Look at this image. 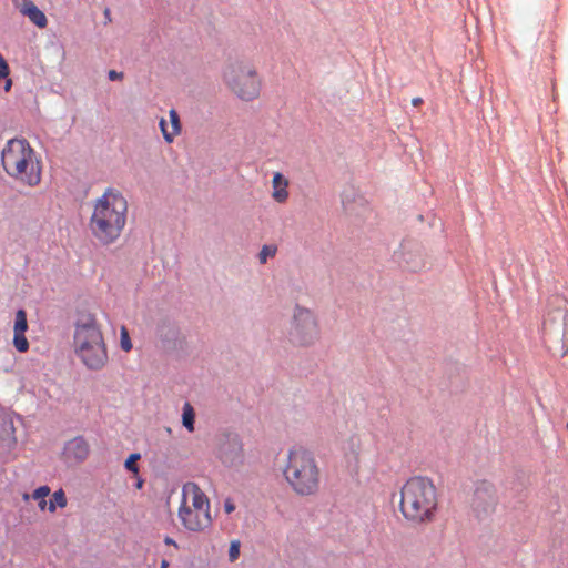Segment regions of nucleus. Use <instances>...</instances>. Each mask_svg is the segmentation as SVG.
I'll use <instances>...</instances> for the list:
<instances>
[{
  "label": "nucleus",
  "instance_id": "nucleus-1",
  "mask_svg": "<svg viewBox=\"0 0 568 568\" xmlns=\"http://www.w3.org/2000/svg\"><path fill=\"white\" fill-rule=\"evenodd\" d=\"M128 201L116 189L109 187L93 202L89 220L92 236L102 245H110L119 240L128 217Z\"/></svg>",
  "mask_w": 568,
  "mask_h": 568
},
{
  "label": "nucleus",
  "instance_id": "nucleus-2",
  "mask_svg": "<svg viewBox=\"0 0 568 568\" xmlns=\"http://www.w3.org/2000/svg\"><path fill=\"white\" fill-rule=\"evenodd\" d=\"M437 510L438 494L433 480L415 476L403 485L399 511L407 521L414 525L433 523Z\"/></svg>",
  "mask_w": 568,
  "mask_h": 568
},
{
  "label": "nucleus",
  "instance_id": "nucleus-3",
  "mask_svg": "<svg viewBox=\"0 0 568 568\" xmlns=\"http://www.w3.org/2000/svg\"><path fill=\"white\" fill-rule=\"evenodd\" d=\"M292 491L300 497L315 496L321 490L322 471L315 454L302 446L291 448L282 468Z\"/></svg>",
  "mask_w": 568,
  "mask_h": 568
},
{
  "label": "nucleus",
  "instance_id": "nucleus-4",
  "mask_svg": "<svg viewBox=\"0 0 568 568\" xmlns=\"http://www.w3.org/2000/svg\"><path fill=\"white\" fill-rule=\"evenodd\" d=\"M1 164L4 172L20 185L34 187L41 182V161L24 139H11L6 143Z\"/></svg>",
  "mask_w": 568,
  "mask_h": 568
},
{
  "label": "nucleus",
  "instance_id": "nucleus-5",
  "mask_svg": "<svg viewBox=\"0 0 568 568\" xmlns=\"http://www.w3.org/2000/svg\"><path fill=\"white\" fill-rule=\"evenodd\" d=\"M73 348L81 362L92 371L108 363V351L97 317L91 313L79 315L74 324Z\"/></svg>",
  "mask_w": 568,
  "mask_h": 568
},
{
  "label": "nucleus",
  "instance_id": "nucleus-6",
  "mask_svg": "<svg viewBox=\"0 0 568 568\" xmlns=\"http://www.w3.org/2000/svg\"><path fill=\"white\" fill-rule=\"evenodd\" d=\"M178 516L182 526L190 531H202L211 526L210 500L195 483L183 485Z\"/></svg>",
  "mask_w": 568,
  "mask_h": 568
},
{
  "label": "nucleus",
  "instance_id": "nucleus-7",
  "mask_svg": "<svg viewBox=\"0 0 568 568\" xmlns=\"http://www.w3.org/2000/svg\"><path fill=\"white\" fill-rule=\"evenodd\" d=\"M223 81L242 101L248 102L260 97L262 79L256 67L247 60L231 61L223 71Z\"/></svg>",
  "mask_w": 568,
  "mask_h": 568
},
{
  "label": "nucleus",
  "instance_id": "nucleus-8",
  "mask_svg": "<svg viewBox=\"0 0 568 568\" xmlns=\"http://www.w3.org/2000/svg\"><path fill=\"white\" fill-rule=\"evenodd\" d=\"M320 338V326L314 313L296 305L288 329V341L293 346L307 347Z\"/></svg>",
  "mask_w": 568,
  "mask_h": 568
},
{
  "label": "nucleus",
  "instance_id": "nucleus-9",
  "mask_svg": "<svg viewBox=\"0 0 568 568\" xmlns=\"http://www.w3.org/2000/svg\"><path fill=\"white\" fill-rule=\"evenodd\" d=\"M497 505L496 488L488 481H480L471 498V508L478 517L491 514Z\"/></svg>",
  "mask_w": 568,
  "mask_h": 568
},
{
  "label": "nucleus",
  "instance_id": "nucleus-10",
  "mask_svg": "<svg viewBox=\"0 0 568 568\" xmlns=\"http://www.w3.org/2000/svg\"><path fill=\"white\" fill-rule=\"evenodd\" d=\"M16 8L29 18L38 28H45L48 20L45 14L31 0H12Z\"/></svg>",
  "mask_w": 568,
  "mask_h": 568
},
{
  "label": "nucleus",
  "instance_id": "nucleus-11",
  "mask_svg": "<svg viewBox=\"0 0 568 568\" xmlns=\"http://www.w3.org/2000/svg\"><path fill=\"white\" fill-rule=\"evenodd\" d=\"M90 453L88 442L81 437H74L69 440L65 446L63 454L68 460L83 462Z\"/></svg>",
  "mask_w": 568,
  "mask_h": 568
},
{
  "label": "nucleus",
  "instance_id": "nucleus-12",
  "mask_svg": "<svg viewBox=\"0 0 568 568\" xmlns=\"http://www.w3.org/2000/svg\"><path fill=\"white\" fill-rule=\"evenodd\" d=\"M169 118L170 122H168L165 119L160 120V129L163 134V139L166 143H172L174 139L181 133L182 125L180 122V116L176 110L171 109L169 111Z\"/></svg>",
  "mask_w": 568,
  "mask_h": 568
},
{
  "label": "nucleus",
  "instance_id": "nucleus-13",
  "mask_svg": "<svg viewBox=\"0 0 568 568\" xmlns=\"http://www.w3.org/2000/svg\"><path fill=\"white\" fill-rule=\"evenodd\" d=\"M288 179L285 178L281 172H275L272 179V199L280 204L285 203L288 200Z\"/></svg>",
  "mask_w": 568,
  "mask_h": 568
},
{
  "label": "nucleus",
  "instance_id": "nucleus-14",
  "mask_svg": "<svg viewBox=\"0 0 568 568\" xmlns=\"http://www.w3.org/2000/svg\"><path fill=\"white\" fill-rule=\"evenodd\" d=\"M195 412L192 405L186 402L183 405L182 424L190 432H194Z\"/></svg>",
  "mask_w": 568,
  "mask_h": 568
},
{
  "label": "nucleus",
  "instance_id": "nucleus-15",
  "mask_svg": "<svg viewBox=\"0 0 568 568\" xmlns=\"http://www.w3.org/2000/svg\"><path fill=\"white\" fill-rule=\"evenodd\" d=\"M67 506V498L62 489L53 493L48 509L53 513L57 507L63 508Z\"/></svg>",
  "mask_w": 568,
  "mask_h": 568
},
{
  "label": "nucleus",
  "instance_id": "nucleus-16",
  "mask_svg": "<svg viewBox=\"0 0 568 568\" xmlns=\"http://www.w3.org/2000/svg\"><path fill=\"white\" fill-rule=\"evenodd\" d=\"M28 329L27 313L23 310H19L16 313L13 332L26 333Z\"/></svg>",
  "mask_w": 568,
  "mask_h": 568
},
{
  "label": "nucleus",
  "instance_id": "nucleus-17",
  "mask_svg": "<svg viewBox=\"0 0 568 568\" xmlns=\"http://www.w3.org/2000/svg\"><path fill=\"white\" fill-rule=\"evenodd\" d=\"M9 73H10L9 65H8L7 61L4 60V58L2 57V54L0 53V80L6 79V84H4L6 92L10 91L11 87H12V80L9 78Z\"/></svg>",
  "mask_w": 568,
  "mask_h": 568
},
{
  "label": "nucleus",
  "instance_id": "nucleus-18",
  "mask_svg": "<svg viewBox=\"0 0 568 568\" xmlns=\"http://www.w3.org/2000/svg\"><path fill=\"white\" fill-rule=\"evenodd\" d=\"M49 494H50V488L48 486H41V487L37 488L32 494V498L34 500L39 501V507L41 510L45 509V506H47L45 498L49 496Z\"/></svg>",
  "mask_w": 568,
  "mask_h": 568
},
{
  "label": "nucleus",
  "instance_id": "nucleus-19",
  "mask_svg": "<svg viewBox=\"0 0 568 568\" xmlns=\"http://www.w3.org/2000/svg\"><path fill=\"white\" fill-rule=\"evenodd\" d=\"M13 346L14 348L20 352V353H24L29 349V342L28 339L26 338V333H19V332H13Z\"/></svg>",
  "mask_w": 568,
  "mask_h": 568
},
{
  "label": "nucleus",
  "instance_id": "nucleus-20",
  "mask_svg": "<svg viewBox=\"0 0 568 568\" xmlns=\"http://www.w3.org/2000/svg\"><path fill=\"white\" fill-rule=\"evenodd\" d=\"M277 252L275 245H264L258 253V261L261 264H265L268 257H274Z\"/></svg>",
  "mask_w": 568,
  "mask_h": 568
},
{
  "label": "nucleus",
  "instance_id": "nucleus-21",
  "mask_svg": "<svg viewBox=\"0 0 568 568\" xmlns=\"http://www.w3.org/2000/svg\"><path fill=\"white\" fill-rule=\"evenodd\" d=\"M120 345L124 352H130L132 349L130 334L125 326H121L120 328Z\"/></svg>",
  "mask_w": 568,
  "mask_h": 568
},
{
  "label": "nucleus",
  "instance_id": "nucleus-22",
  "mask_svg": "<svg viewBox=\"0 0 568 568\" xmlns=\"http://www.w3.org/2000/svg\"><path fill=\"white\" fill-rule=\"evenodd\" d=\"M140 454H131L129 456V458L125 460V468L129 470V471H132L134 474H138L139 471V468L136 466V462L140 459Z\"/></svg>",
  "mask_w": 568,
  "mask_h": 568
},
{
  "label": "nucleus",
  "instance_id": "nucleus-23",
  "mask_svg": "<svg viewBox=\"0 0 568 568\" xmlns=\"http://www.w3.org/2000/svg\"><path fill=\"white\" fill-rule=\"evenodd\" d=\"M240 541L233 540L229 548V559L230 561H235L240 556Z\"/></svg>",
  "mask_w": 568,
  "mask_h": 568
},
{
  "label": "nucleus",
  "instance_id": "nucleus-24",
  "mask_svg": "<svg viewBox=\"0 0 568 568\" xmlns=\"http://www.w3.org/2000/svg\"><path fill=\"white\" fill-rule=\"evenodd\" d=\"M224 510L226 514H231L235 510V504L233 503L232 499L227 498L225 499L224 501Z\"/></svg>",
  "mask_w": 568,
  "mask_h": 568
},
{
  "label": "nucleus",
  "instance_id": "nucleus-25",
  "mask_svg": "<svg viewBox=\"0 0 568 568\" xmlns=\"http://www.w3.org/2000/svg\"><path fill=\"white\" fill-rule=\"evenodd\" d=\"M108 77L111 81H116V80H122L123 79V73L122 72H118L115 70H110L109 73H108Z\"/></svg>",
  "mask_w": 568,
  "mask_h": 568
},
{
  "label": "nucleus",
  "instance_id": "nucleus-26",
  "mask_svg": "<svg viewBox=\"0 0 568 568\" xmlns=\"http://www.w3.org/2000/svg\"><path fill=\"white\" fill-rule=\"evenodd\" d=\"M422 103H423V99H422V98H419V97L414 98V99L412 100V104H413L414 106H419Z\"/></svg>",
  "mask_w": 568,
  "mask_h": 568
},
{
  "label": "nucleus",
  "instance_id": "nucleus-27",
  "mask_svg": "<svg viewBox=\"0 0 568 568\" xmlns=\"http://www.w3.org/2000/svg\"><path fill=\"white\" fill-rule=\"evenodd\" d=\"M164 541L166 545H173V546L178 547L176 542L170 537H166Z\"/></svg>",
  "mask_w": 568,
  "mask_h": 568
},
{
  "label": "nucleus",
  "instance_id": "nucleus-28",
  "mask_svg": "<svg viewBox=\"0 0 568 568\" xmlns=\"http://www.w3.org/2000/svg\"><path fill=\"white\" fill-rule=\"evenodd\" d=\"M104 16H105V19H106L108 21H111V17H110V9H108V8H106V9L104 10Z\"/></svg>",
  "mask_w": 568,
  "mask_h": 568
},
{
  "label": "nucleus",
  "instance_id": "nucleus-29",
  "mask_svg": "<svg viewBox=\"0 0 568 568\" xmlns=\"http://www.w3.org/2000/svg\"><path fill=\"white\" fill-rule=\"evenodd\" d=\"M422 266H423V264H422V263H419V264H415V265H413L410 268H412L413 271H417V270H418V268H420Z\"/></svg>",
  "mask_w": 568,
  "mask_h": 568
},
{
  "label": "nucleus",
  "instance_id": "nucleus-30",
  "mask_svg": "<svg viewBox=\"0 0 568 568\" xmlns=\"http://www.w3.org/2000/svg\"><path fill=\"white\" fill-rule=\"evenodd\" d=\"M168 567H169V562L166 560H162L160 568H168Z\"/></svg>",
  "mask_w": 568,
  "mask_h": 568
},
{
  "label": "nucleus",
  "instance_id": "nucleus-31",
  "mask_svg": "<svg viewBox=\"0 0 568 568\" xmlns=\"http://www.w3.org/2000/svg\"><path fill=\"white\" fill-rule=\"evenodd\" d=\"M23 499H24V500H28V499H29V495H28V494H24V495H23Z\"/></svg>",
  "mask_w": 568,
  "mask_h": 568
},
{
  "label": "nucleus",
  "instance_id": "nucleus-32",
  "mask_svg": "<svg viewBox=\"0 0 568 568\" xmlns=\"http://www.w3.org/2000/svg\"><path fill=\"white\" fill-rule=\"evenodd\" d=\"M566 427H567V430H568V422H567V425H566Z\"/></svg>",
  "mask_w": 568,
  "mask_h": 568
}]
</instances>
